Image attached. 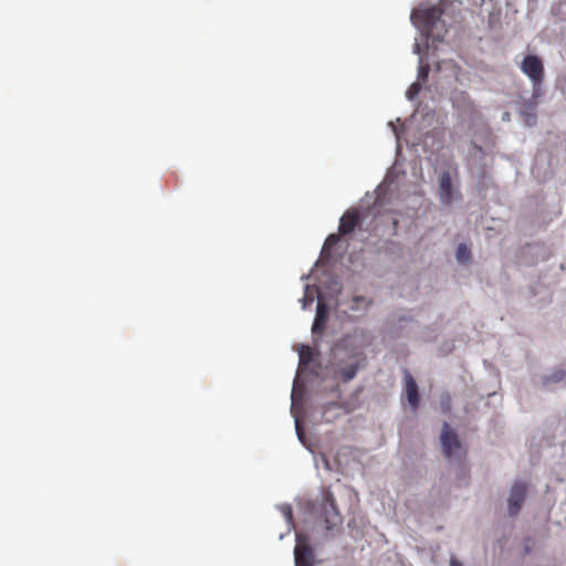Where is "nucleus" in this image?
<instances>
[{"instance_id": "f3484780", "label": "nucleus", "mask_w": 566, "mask_h": 566, "mask_svg": "<svg viewBox=\"0 0 566 566\" xmlns=\"http://www.w3.org/2000/svg\"><path fill=\"white\" fill-rule=\"evenodd\" d=\"M565 377V371L564 370H557V371H554L552 374V376L549 377V379L554 382H558L560 380H563Z\"/></svg>"}, {"instance_id": "393cba45", "label": "nucleus", "mask_w": 566, "mask_h": 566, "mask_svg": "<svg viewBox=\"0 0 566 566\" xmlns=\"http://www.w3.org/2000/svg\"><path fill=\"white\" fill-rule=\"evenodd\" d=\"M286 516H287V518H292V511H291V509L287 510Z\"/></svg>"}, {"instance_id": "423d86ee", "label": "nucleus", "mask_w": 566, "mask_h": 566, "mask_svg": "<svg viewBox=\"0 0 566 566\" xmlns=\"http://www.w3.org/2000/svg\"><path fill=\"white\" fill-rule=\"evenodd\" d=\"M360 224V214L357 209L347 210L339 220L338 231L340 234L352 233Z\"/></svg>"}, {"instance_id": "9d476101", "label": "nucleus", "mask_w": 566, "mask_h": 566, "mask_svg": "<svg viewBox=\"0 0 566 566\" xmlns=\"http://www.w3.org/2000/svg\"><path fill=\"white\" fill-rule=\"evenodd\" d=\"M440 200L446 205L452 201V179L447 171L440 177Z\"/></svg>"}, {"instance_id": "9b49d317", "label": "nucleus", "mask_w": 566, "mask_h": 566, "mask_svg": "<svg viewBox=\"0 0 566 566\" xmlns=\"http://www.w3.org/2000/svg\"><path fill=\"white\" fill-rule=\"evenodd\" d=\"M370 302L367 301L364 296H355L352 298L348 308L353 312L366 310L369 306Z\"/></svg>"}, {"instance_id": "a211bd4d", "label": "nucleus", "mask_w": 566, "mask_h": 566, "mask_svg": "<svg viewBox=\"0 0 566 566\" xmlns=\"http://www.w3.org/2000/svg\"><path fill=\"white\" fill-rule=\"evenodd\" d=\"M329 507V510L327 511V513H332V517H337L339 518V512L337 510V506H336V502H333L331 505H327Z\"/></svg>"}, {"instance_id": "6ab92c4d", "label": "nucleus", "mask_w": 566, "mask_h": 566, "mask_svg": "<svg viewBox=\"0 0 566 566\" xmlns=\"http://www.w3.org/2000/svg\"><path fill=\"white\" fill-rule=\"evenodd\" d=\"M325 502H326V505H331L333 502H336V500L331 491H326Z\"/></svg>"}, {"instance_id": "7ed1b4c3", "label": "nucleus", "mask_w": 566, "mask_h": 566, "mask_svg": "<svg viewBox=\"0 0 566 566\" xmlns=\"http://www.w3.org/2000/svg\"><path fill=\"white\" fill-rule=\"evenodd\" d=\"M522 72L533 82L534 87L539 86L544 80V66L536 55H526L521 63Z\"/></svg>"}, {"instance_id": "412c9836", "label": "nucleus", "mask_w": 566, "mask_h": 566, "mask_svg": "<svg viewBox=\"0 0 566 566\" xmlns=\"http://www.w3.org/2000/svg\"><path fill=\"white\" fill-rule=\"evenodd\" d=\"M295 427H296L297 436H298V438L302 440L303 430H302V427H301V424H300L298 419H296V420H295Z\"/></svg>"}, {"instance_id": "4be33fe9", "label": "nucleus", "mask_w": 566, "mask_h": 566, "mask_svg": "<svg viewBox=\"0 0 566 566\" xmlns=\"http://www.w3.org/2000/svg\"><path fill=\"white\" fill-rule=\"evenodd\" d=\"M338 407L337 403H331V405H327L325 408H324V415L327 413V411L331 409V408H336Z\"/></svg>"}, {"instance_id": "4468645a", "label": "nucleus", "mask_w": 566, "mask_h": 566, "mask_svg": "<svg viewBox=\"0 0 566 566\" xmlns=\"http://www.w3.org/2000/svg\"><path fill=\"white\" fill-rule=\"evenodd\" d=\"M421 91V84L419 82H415L407 90L406 96L408 99H415Z\"/></svg>"}, {"instance_id": "aec40b11", "label": "nucleus", "mask_w": 566, "mask_h": 566, "mask_svg": "<svg viewBox=\"0 0 566 566\" xmlns=\"http://www.w3.org/2000/svg\"><path fill=\"white\" fill-rule=\"evenodd\" d=\"M313 301V296H308L307 294H305L303 297V307L305 308L308 304H312Z\"/></svg>"}, {"instance_id": "20e7f679", "label": "nucleus", "mask_w": 566, "mask_h": 566, "mask_svg": "<svg viewBox=\"0 0 566 566\" xmlns=\"http://www.w3.org/2000/svg\"><path fill=\"white\" fill-rule=\"evenodd\" d=\"M441 444L443 454L446 458H452L458 454L461 450V442L459 441V438L457 433L450 428V426L444 422L442 432H441Z\"/></svg>"}, {"instance_id": "39448f33", "label": "nucleus", "mask_w": 566, "mask_h": 566, "mask_svg": "<svg viewBox=\"0 0 566 566\" xmlns=\"http://www.w3.org/2000/svg\"><path fill=\"white\" fill-rule=\"evenodd\" d=\"M527 486L524 482H515L512 485L510 497H509V513L510 515H516L525 500Z\"/></svg>"}, {"instance_id": "6e6552de", "label": "nucleus", "mask_w": 566, "mask_h": 566, "mask_svg": "<svg viewBox=\"0 0 566 566\" xmlns=\"http://www.w3.org/2000/svg\"><path fill=\"white\" fill-rule=\"evenodd\" d=\"M405 392L411 408L417 410L420 403L418 386L413 377L408 371L405 373Z\"/></svg>"}, {"instance_id": "0eeeda50", "label": "nucleus", "mask_w": 566, "mask_h": 566, "mask_svg": "<svg viewBox=\"0 0 566 566\" xmlns=\"http://www.w3.org/2000/svg\"><path fill=\"white\" fill-rule=\"evenodd\" d=\"M295 566H312L313 553L311 548L302 543L301 536H297V543L294 549Z\"/></svg>"}, {"instance_id": "5701e85b", "label": "nucleus", "mask_w": 566, "mask_h": 566, "mask_svg": "<svg viewBox=\"0 0 566 566\" xmlns=\"http://www.w3.org/2000/svg\"><path fill=\"white\" fill-rule=\"evenodd\" d=\"M450 566H462V564L452 557L450 560Z\"/></svg>"}, {"instance_id": "f257e3e1", "label": "nucleus", "mask_w": 566, "mask_h": 566, "mask_svg": "<svg viewBox=\"0 0 566 566\" xmlns=\"http://www.w3.org/2000/svg\"><path fill=\"white\" fill-rule=\"evenodd\" d=\"M367 346L363 333L344 336L334 349L332 371L335 378L343 382L353 380L358 370L365 366L366 355L363 348Z\"/></svg>"}, {"instance_id": "b1692460", "label": "nucleus", "mask_w": 566, "mask_h": 566, "mask_svg": "<svg viewBox=\"0 0 566 566\" xmlns=\"http://www.w3.org/2000/svg\"><path fill=\"white\" fill-rule=\"evenodd\" d=\"M415 52L416 53L420 52V45L418 43L415 44Z\"/></svg>"}, {"instance_id": "f03ea898", "label": "nucleus", "mask_w": 566, "mask_h": 566, "mask_svg": "<svg viewBox=\"0 0 566 566\" xmlns=\"http://www.w3.org/2000/svg\"><path fill=\"white\" fill-rule=\"evenodd\" d=\"M442 9L439 6L419 7L411 12V21L427 38L442 40L447 29L442 21Z\"/></svg>"}, {"instance_id": "dca6fc26", "label": "nucleus", "mask_w": 566, "mask_h": 566, "mask_svg": "<svg viewBox=\"0 0 566 566\" xmlns=\"http://www.w3.org/2000/svg\"><path fill=\"white\" fill-rule=\"evenodd\" d=\"M312 357V349L308 346H303L300 352V360L302 364H306Z\"/></svg>"}, {"instance_id": "1a4fd4ad", "label": "nucleus", "mask_w": 566, "mask_h": 566, "mask_svg": "<svg viewBox=\"0 0 566 566\" xmlns=\"http://www.w3.org/2000/svg\"><path fill=\"white\" fill-rule=\"evenodd\" d=\"M327 317H328V314H327L326 305L324 303L319 302L317 304L316 316H315V319H314V323L312 326V332L314 334H322L324 332L326 323H327Z\"/></svg>"}, {"instance_id": "f8f14e48", "label": "nucleus", "mask_w": 566, "mask_h": 566, "mask_svg": "<svg viewBox=\"0 0 566 566\" xmlns=\"http://www.w3.org/2000/svg\"><path fill=\"white\" fill-rule=\"evenodd\" d=\"M339 241V237L337 234H329L325 240V243L322 249V254H327L331 249Z\"/></svg>"}, {"instance_id": "2eb2a0df", "label": "nucleus", "mask_w": 566, "mask_h": 566, "mask_svg": "<svg viewBox=\"0 0 566 566\" xmlns=\"http://www.w3.org/2000/svg\"><path fill=\"white\" fill-rule=\"evenodd\" d=\"M430 72V66L428 63H423L422 59H420V66L418 70V80L427 81Z\"/></svg>"}, {"instance_id": "ddd939ff", "label": "nucleus", "mask_w": 566, "mask_h": 566, "mask_svg": "<svg viewBox=\"0 0 566 566\" xmlns=\"http://www.w3.org/2000/svg\"><path fill=\"white\" fill-rule=\"evenodd\" d=\"M470 250L465 244H460L457 249V259L459 262H467L470 259Z\"/></svg>"}]
</instances>
